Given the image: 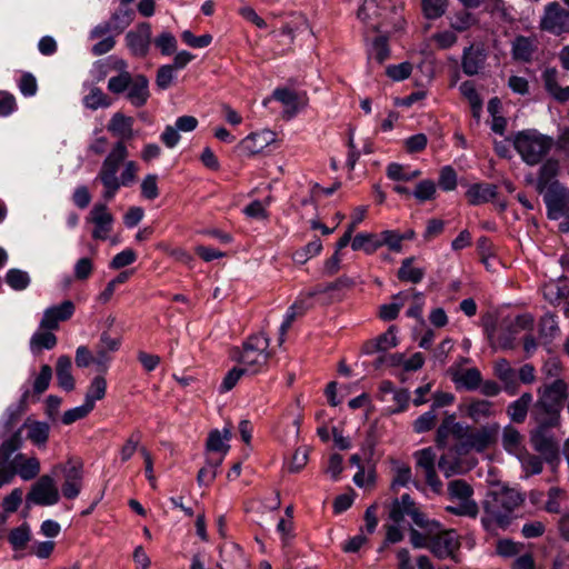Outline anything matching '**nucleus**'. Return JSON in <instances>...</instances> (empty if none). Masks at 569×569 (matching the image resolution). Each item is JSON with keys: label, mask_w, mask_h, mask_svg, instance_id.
Masks as SVG:
<instances>
[{"label": "nucleus", "mask_w": 569, "mask_h": 569, "mask_svg": "<svg viewBox=\"0 0 569 569\" xmlns=\"http://www.w3.org/2000/svg\"><path fill=\"white\" fill-rule=\"evenodd\" d=\"M499 430V423L482 426L479 429L469 432L467 440L461 442V448L466 451L469 449L483 451L496 441Z\"/></svg>", "instance_id": "nucleus-13"}, {"label": "nucleus", "mask_w": 569, "mask_h": 569, "mask_svg": "<svg viewBox=\"0 0 569 569\" xmlns=\"http://www.w3.org/2000/svg\"><path fill=\"white\" fill-rule=\"evenodd\" d=\"M497 194V187L491 183H476L472 184L466 196L468 198L469 203L471 204H480L488 202L489 200L493 199Z\"/></svg>", "instance_id": "nucleus-33"}, {"label": "nucleus", "mask_w": 569, "mask_h": 569, "mask_svg": "<svg viewBox=\"0 0 569 569\" xmlns=\"http://www.w3.org/2000/svg\"><path fill=\"white\" fill-rule=\"evenodd\" d=\"M272 97L282 104L291 108L290 111H287L289 116H292L297 112L299 97L295 91L288 88H277L273 91Z\"/></svg>", "instance_id": "nucleus-45"}, {"label": "nucleus", "mask_w": 569, "mask_h": 569, "mask_svg": "<svg viewBox=\"0 0 569 569\" xmlns=\"http://www.w3.org/2000/svg\"><path fill=\"white\" fill-rule=\"evenodd\" d=\"M157 176L148 174L141 182V194L148 200H153L159 196V189L157 184Z\"/></svg>", "instance_id": "nucleus-59"}, {"label": "nucleus", "mask_w": 569, "mask_h": 569, "mask_svg": "<svg viewBox=\"0 0 569 569\" xmlns=\"http://www.w3.org/2000/svg\"><path fill=\"white\" fill-rule=\"evenodd\" d=\"M140 440L136 435H131L120 449V458L122 462L129 461L137 450L140 451Z\"/></svg>", "instance_id": "nucleus-60"}, {"label": "nucleus", "mask_w": 569, "mask_h": 569, "mask_svg": "<svg viewBox=\"0 0 569 569\" xmlns=\"http://www.w3.org/2000/svg\"><path fill=\"white\" fill-rule=\"evenodd\" d=\"M248 368H232L223 378L221 383V391L227 392L230 391L240 378L247 372Z\"/></svg>", "instance_id": "nucleus-63"}, {"label": "nucleus", "mask_w": 569, "mask_h": 569, "mask_svg": "<svg viewBox=\"0 0 569 569\" xmlns=\"http://www.w3.org/2000/svg\"><path fill=\"white\" fill-rule=\"evenodd\" d=\"M439 186L445 191H452L457 187V173L451 167L442 168L439 177Z\"/></svg>", "instance_id": "nucleus-61"}, {"label": "nucleus", "mask_w": 569, "mask_h": 569, "mask_svg": "<svg viewBox=\"0 0 569 569\" xmlns=\"http://www.w3.org/2000/svg\"><path fill=\"white\" fill-rule=\"evenodd\" d=\"M87 220L94 224L93 239L106 240L108 238L112 229L113 216L109 212L106 203H96Z\"/></svg>", "instance_id": "nucleus-15"}, {"label": "nucleus", "mask_w": 569, "mask_h": 569, "mask_svg": "<svg viewBox=\"0 0 569 569\" xmlns=\"http://www.w3.org/2000/svg\"><path fill=\"white\" fill-rule=\"evenodd\" d=\"M351 248L355 251L362 249L371 254L380 248V242L375 233H358L352 239Z\"/></svg>", "instance_id": "nucleus-38"}, {"label": "nucleus", "mask_w": 569, "mask_h": 569, "mask_svg": "<svg viewBox=\"0 0 569 569\" xmlns=\"http://www.w3.org/2000/svg\"><path fill=\"white\" fill-rule=\"evenodd\" d=\"M269 345L270 340L264 333L252 335L243 342L242 349L237 350L239 356L236 360L248 369H252V372H258L262 366L267 365L270 358L268 352Z\"/></svg>", "instance_id": "nucleus-6"}, {"label": "nucleus", "mask_w": 569, "mask_h": 569, "mask_svg": "<svg viewBox=\"0 0 569 569\" xmlns=\"http://www.w3.org/2000/svg\"><path fill=\"white\" fill-rule=\"evenodd\" d=\"M182 40L192 48H204L212 42L211 34H203L200 37L194 36L191 31L186 30L181 34Z\"/></svg>", "instance_id": "nucleus-64"}, {"label": "nucleus", "mask_w": 569, "mask_h": 569, "mask_svg": "<svg viewBox=\"0 0 569 569\" xmlns=\"http://www.w3.org/2000/svg\"><path fill=\"white\" fill-rule=\"evenodd\" d=\"M437 192L436 184L432 180H422L420 181L415 191L413 196L420 201H427L435 198V194Z\"/></svg>", "instance_id": "nucleus-54"}, {"label": "nucleus", "mask_w": 569, "mask_h": 569, "mask_svg": "<svg viewBox=\"0 0 569 569\" xmlns=\"http://www.w3.org/2000/svg\"><path fill=\"white\" fill-rule=\"evenodd\" d=\"M495 376L503 383V389L510 395H515L519 388L517 372L510 366L509 361L501 358L495 362Z\"/></svg>", "instance_id": "nucleus-25"}, {"label": "nucleus", "mask_w": 569, "mask_h": 569, "mask_svg": "<svg viewBox=\"0 0 569 569\" xmlns=\"http://www.w3.org/2000/svg\"><path fill=\"white\" fill-rule=\"evenodd\" d=\"M380 247L387 246L391 251L400 252L402 250V241L400 233L393 230H386L381 232Z\"/></svg>", "instance_id": "nucleus-57"}, {"label": "nucleus", "mask_w": 569, "mask_h": 569, "mask_svg": "<svg viewBox=\"0 0 569 569\" xmlns=\"http://www.w3.org/2000/svg\"><path fill=\"white\" fill-rule=\"evenodd\" d=\"M231 436L232 433L230 428H224L222 431L218 429L211 430L206 442L207 451H222L226 453L230 446L224 443V440H230Z\"/></svg>", "instance_id": "nucleus-36"}, {"label": "nucleus", "mask_w": 569, "mask_h": 569, "mask_svg": "<svg viewBox=\"0 0 569 569\" xmlns=\"http://www.w3.org/2000/svg\"><path fill=\"white\" fill-rule=\"evenodd\" d=\"M415 261L413 257L406 258L401 262V267L398 270V279L401 281H409L412 283H418L422 280L425 271L420 268H412V262Z\"/></svg>", "instance_id": "nucleus-37"}, {"label": "nucleus", "mask_w": 569, "mask_h": 569, "mask_svg": "<svg viewBox=\"0 0 569 569\" xmlns=\"http://www.w3.org/2000/svg\"><path fill=\"white\" fill-rule=\"evenodd\" d=\"M521 441H522V436L515 427L506 426L503 428L502 445L507 451H509V452L516 451L517 448L520 446Z\"/></svg>", "instance_id": "nucleus-49"}, {"label": "nucleus", "mask_w": 569, "mask_h": 569, "mask_svg": "<svg viewBox=\"0 0 569 569\" xmlns=\"http://www.w3.org/2000/svg\"><path fill=\"white\" fill-rule=\"evenodd\" d=\"M151 38V27L149 23H140L136 31L127 33V42L134 56L144 57L148 53Z\"/></svg>", "instance_id": "nucleus-22"}, {"label": "nucleus", "mask_w": 569, "mask_h": 569, "mask_svg": "<svg viewBox=\"0 0 569 569\" xmlns=\"http://www.w3.org/2000/svg\"><path fill=\"white\" fill-rule=\"evenodd\" d=\"M76 307L71 300H64L58 306L48 308L43 312L40 328L43 330H57L59 322L69 320L74 313Z\"/></svg>", "instance_id": "nucleus-17"}, {"label": "nucleus", "mask_w": 569, "mask_h": 569, "mask_svg": "<svg viewBox=\"0 0 569 569\" xmlns=\"http://www.w3.org/2000/svg\"><path fill=\"white\" fill-rule=\"evenodd\" d=\"M487 54L481 44H471L466 48L461 58V68L465 74L476 76L485 68Z\"/></svg>", "instance_id": "nucleus-21"}, {"label": "nucleus", "mask_w": 569, "mask_h": 569, "mask_svg": "<svg viewBox=\"0 0 569 569\" xmlns=\"http://www.w3.org/2000/svg\"><path fill=\"white\" fill-rule=\"evenodd\" d=\"M126 92V98L132 106L137 108L144 106L150 97L148 78L143 74H136Z\"/></svg>", "instance_id": "nucleus-24"}, {"label": "nucleus", "mask_w": 569, "mask_h": 569, "mask_svg": "<svg viewBox=\"0 0 569 569\" xmlns=\"http://www.w3.org/2000/svg\"><path fill=\"white\" fill-rule=\"evenodd\" d=\"M401 9L392 0H366L358 17L373 31L388 34L403 28Z\"/></svg>", "instance_id": "nucleus-4"}, {"label": "nucleus", "mask_w": 569, "mask_h": 569, "mask_svg": "<svg viewBox=\"0 0 569 569\" xmlns=\"http://www.w3.org/2000/svg\"><path fill=\"white\" fill-rule=\"evenodd\" d=\"M72 363L69 356H60L56 363L57 383L67 392H71L76 388V379L71 372Z\"/></svg>", "instance_id": "nucleus-27"}, {"label": "nucleus", "mask_w": 569, "mask_h": 569, "mask_svg": "<svg viewBox=\"0 0 569 569\" xmlns=\"http://www.w3.org/2000/svg\"><path fill=\"white\" fill-rule=\"evenodd\" d=\"M460 546L459 539L452 531H442L430 537L429 550L439 559L451 558L455 562H459L457 551Z\"/></svg>", "instance_id": "nucleus-11"}, {"label": "nucleus", "mask_w": 569, "mask_h": 569, "mask_svg": "<svg viewBox=\"0 0 569 569\" xmlns=\"http://www.w3.org/2000/svg\"><path fill=\"white\" fill-rule=\"evenodd\" d=\"M107 393V380L103 376L99 375L96 376L92 381L90 382V386L88 387V390L86 392L84 403L87 407H89L91 410L96 407V401H100L106 397Z\"/></svg>", "instance_id": "nucleus-34"}, {"label": "nucleus", "mask_w": 569, "mask_h": 569, "mask_svg": "<svg viewBox=\"0 0 569 569\" xmlns=\"http://www.w3.org/2000/svg\"><path fill=\"white\" fill-rule=\"evenodd\" d=\"M83 486V467L82 463L70 465L63 467V483L61 486L62 495L66 499L72 500L79 496Z\"/></svg>", "instance_id": "nucleus-19"}, {"label": "nucleus", "mask_w": 569, "mask_h": 569, "mask_svg": "<svg viewBox=\"0 0 569 569\" xmlns=\"http://www.w3.org/2000/svg\"><path fill=\"white\" fill-rule=\"evenodd\" d=\"M52 379V369L49 365L41 366L40 372L33 381V391L37 395L43 393Z\"/></svg>", "instance_id": "nucleus-53"}, {"label": "nucleus", "mask_w": 569, "mask_h": 569, "mask_svg": "<svg viewBox=\"0 0 569 569\" xmlns=\"http://www.w3.org/2000/svg\"><path fill=\"white\" fill-rule=\"evenodd\" d=\"M532 395L530 392L522 393L517 400L507 407V415L515 423L525 422L528 411L532 406Z\"/></svg>", "instance_id": "nucleus-29"}, {"label": "nucleus", "mask_w": 569, "mask_h": 569, "mask_svg": "<svg viewBox=\"0 0 569 569\" xmlns=\"http://www.w3.org/2000/svg\"><path fill=\"white\" fill-rule=\"evenodd\" d=\"M553 144L551 137L530 130L519 132L513 141L516 150L529 166L538 164Z\"/></svg>", "instance_id": "nucleus-5"}, {"label": "nucleus", "mask_w": 569, "mask_h": 569, "mask_svg": "<svg viewBox=\"0 0 569 569\" xmlns=\"http://www.w3.org/2000/svg\"><path fill=\"white\" fill-rule=\"evenodd\" d=\"M455 380L468 390H476L480 387L482 377L477 368H469Z\"/></svg>", "instance_id": "nucleus-48"}, {"label": "nucleus", "mask_w": 569, "mask_h": 569, "mask_svg": "<svg viewBox=\"0 0 569 569\" xmlns=\"http://www.w3.org/2000/svg\"><path fill=\"white\" fill-rule=\"evenodd\" d=\"M411 517L416 526L428 531V535L419 532L413 527H410V542L415 548H428L430 546L431 533L439 529V523L427 519L417 507L415 500L405 493L400 499H395L390 506L389 519L395 523H400L405 516Z\"/></svg>", "instance_id": "nucleus-3"}, {"label": "nucleus", "mask_w": 569, "mask_h": 569, "mask_svg": "<svg viewBox=\"0 0 569 569\" xmlns=\"http://www.w3.org/2000/svg\"><path fill=\"white\" fill-rule=\"evenodd\" d=\"M51 330L36 332L30 340V348L34 353H40L42 349H52L57 345V337Z\"/></svg>", "instance_id": "nucleus-41"}, {"label": "nucleus", "mask_w": 569, "mask_h": 569, "mask_svg": "<svg viewBox=\"0 0 569 569\" xmlns=\"http://www.w3.org/2000/svg\"><path fill=\"white\" fill-rule=\"evenodd\" d=\"M538 401L562 410L569 397V385L560 378L549 383H543L537 390Z\"/></svg>", "instance_id": "nucleus-12"}, {"label": "nucleus", "mask_w": 569, "mask_h": 569, "mask_svg": "<svg viewBox=\"0 0 569 569\" xmlns=\"http://www.w3.org/2000/svg\"><path fill=\"white\" fill-rule=\"evenodd\" d=\"M8 469L12 472V478L19 475L23 480H31L39 475L40 462L36 457L17 453L11 460H8Z\"/></svg>", "instance_id": "nucleus-20"}, {"label": "nucleus", "mask_w": 569, "mask_h": 569, "mask_svg": "<svg viewBox=\"0 0 569 569\" xmlns=\"http://www.w3.org/2000/svg\"><path fill=\"white\" fill-rule=\"evenodd\" d=\"M156 46L161 50L162 54L169 56L176 51L177 41L171 33L163 32L156 39Z\"/></svg>", "instance_id": "nucleus-62"}, {"label": "nucleus", "mask_w": 569, "mask_h": 569, "mask_svg": "<svg viewBox=\"0 0 569 569\" xmlns=\"http://www.w3.org/2000/svg\"><path fill=\"white\" fill-rule=\"evenodd\" d=\"M543 199L549 219L558 220L569 208V191L559 181L549 184L543 192Z\"/></svg>", "instance_id": "nucleus-10"}, {"label": "nucleus", "mask_w": 569, "mask_h": 569, "mask_svg": "<svg viewBox=\"0 0 569 569\" xmlns=\"http://www.w3.org/2000/svg\"><path fill=\"white\" fill-rule=\"evenodd\" d=\"M525 493L517 489L497 486L487 492L482 502L485 516L481 523L487 530H491L493 525L506 529L515 519V511L525 503Z\"/></svg>", "instance_id": "nucleus-1"}, {"label": "nucleus", "mask_w": 569, "mask_h": 569, "mask_svg": "<svg viewBox=\"0 0 569 569\" xmlns=\"http://www.w3.org/2000/svg\"><path fill=\"white\" fill-rule=\"evenodd\" d=\"M549 430V428H533L530 431V442L547 461H552L558 458L559 446Z\"/></svg>", "instance_id": "nucleus-14"}, {"label": "nucleus", "mask_w": 569, "mask_h": 569, "mask_svg": "<svg viewBox=\"0 0 569 569\" xmlns=\"http://www.w3.org/2000/svg\"><path fill=\"white\" fill-rule=\"evenodd\" d=\"M421 4L427 19H437L445 14L448 0H421Z\"/></svg>", "instance_id": "nucleus-46"}, {"label": "nucleus", "mask_w": 569, "mask_h": 569, "mask_svg": "<svg viewBox=\"0 0 569 569\" xmlns=\"http://www.w3.org/2000/svg\"><path fill=\"white\" fill-rule=\"evenodd\" d=\"M412 72V64L410 62H402L397 66H389L386 69V74L393 81H401L410 77Z\"/></svg>", "instance_id": "nucleus-55"}, {"label": "nucleus", "mask_w": 569, "mask_h": 569, "mask_svg": "<svg viewBox=\"0 0 569 569\" xmlns=\"http://www.w3.org/2000/svg\"><path fill=\"white\" fill-rule=\"evenodd\" d=\"M7 283L14 290H23L29 286L30 278L20 269H11L6 276Z\"/></svg>", "instance_id": "nucleus-51"}, {"label": "nucleus", "mask_w": 569, "mask_h": 569, "mask_svg": "<svg viewBox=\"0 0 569 569\" xmlns=\"http://www.w3.org/2000/svg\"><path fill=\"white\" fill-rule=\"evenodd\" d=\"M21 446L22 435L20 430L14 431L10 438L0 445V487L12 480V472L8 469V460Z\"/></svg>", "instance_id": "nucleus-18"}, {"label": "nucleus", "mask_w": 569, "mask_h": 569, "mask_svg": "<svg viewBox=\"0 0 569 569\" xmlns=\"http://www.w3.org/2000/svg\"><path fill=\"white\" fill-rule=\"evenodd\" d=\"M560 164L556 159H548L539 169V176L536 184V189L539 193H543L548 189L549 184L555 180L559 173Z\"/></svg>", "instance_id": "nucleus-32"}, {"label": "nucleus", "mask_w": 569, "mask_h": 569, "mask_svg": "<svg viewBox=\"0 0 569 569\" xmlns=\"http://www.w3.org/2000/svg\"><path fill=\"white\" fill-rule=\"evenodd\" d=\"M22 429H27V438L37 446H44L49 438L50 426L42 421H30L29 419L22 425Z\"/></svg>", "instance_id": "nucleus-31"}, {"label": "nucleus", "mask_w": 569, "mask_h": 569, "mask_svg": "<svg viewBox=\"0 0 569 569\" xmlns=\"http://www.w3.org/2000/svg\"><path fill=\"white\" fill-rule=\"evenodd\" d=\"M437 422V415L433 410L421 415L415 422L413 429L417 433H422L431 430Z\"/></svg>", "instance_id": "nucleus-56"}, {"label": "nucleus", "mask_w": 569, "mask_h": 569, "mask_svg": "<svg viewBox=\"0 0 569 569\" xmlns=\"http://www.w3.org/2000/svg\"><path fill=\"white\" fill-rule=\"evenodd\" d=\"M273 132L263 131L261 133H250L243 140H241L239 147L248 154L253 156L260 152L264 147L270 144L273 139Z\"/></svg>", "instance_id": "nucleus-28"}, {"label": "nucleus", "mask_w": 569, "mask_h": 569, "mask_svg": "<svg viewBox=\"0 0 569 569\" xmlns=\"http://www.w3.org/2000/svg\"><path fill=\"white\" fill-rule=\"evenodd\" d=\"M476 22V17L467 9H461L455 12L453 16L450 18V27L458 32H463L468 30Z\"/></svg>", "instance_id": "nucleus-42"}, {"label": "nucleus", "mask_w": 569, "mask_h": 569, "mask_svg": "<svg viewBox=\"0 0 569 569\" xmlns=\"http://www.w3.org/2000/svg\"><path fill=\"white\" fill-rule=\"evenodd\" d=\"M448 493L451 499H458L460 503L457 507H447V511L456 516H468L476 518L479 512V507L475 500L471 499L473 495L472 487L462 479H456L448 483Z\"/></svg>", "instance_id": "nucleus-7"}, {"label": "nucleus", "mask_w": 569, "mask_h": 569, "mask_svg": "<svg viewBox=\"0 0 569 569\" xmlns=\"http://www.w3.org/2000/svg\"><path fill=\"white\" fill-rule=\"evenodd\" d=\"M557 70L555 68H548L542 73V80L546 90L553 99L558 102H566L569 100V87H560L557 81Z\"/></svg>", "instance_id": "nucleus-30"}, {"label": "nucleus", "mask_w": 569, "mask_h": 569, "mask_svg": "<svg viewBox=\"0 0 569 569\" xmlns=\"http://www.w3.org/2000/svg\"><path fill=\"white\" fill-rule=\"evenodd\" d=\"M539 28L555 36L569 32V10L553 1L546 6Z\"/></svg>", "instance_id": "nucleus-8"}, {"label": "nucleus", "mask_w": 569, "mask_h": 569, "mask_svg": "<svg viewBox=\"0 0 569 569\" xmlns=\"http://www.w3.org/2000/svg\"><path fill=\"white\" fill-rule=\"evenodd\" d=\"M8 540L14 550H23L30 541V529L23 523L12 529L8 535Z\"/></svg>", "instance_id": "nucleus-44"}, {"label": "nucleus", "mask_w": 569, "mask_h": 569, "mask_svg": "<svg viewBox=\"0 0 569 569\" xmlns=\"http://www.w3.org/2000/svg\"><path fill=\"white\" fill-rule=\"evenodd\" d=\"M465 412L476 423L489 419L496 413L493 402L478 398H472L466 403Z\"/></svg>", "instance_id": "nucleus-26"}, {"label": "nucleus", "mask_w": 569, "mask_h": 569, "mask_svg": "<svg viewBox=\"0 0 569 569\" xmlns=\"http://www.w3.org/2000/svg\"><path fill=\"white\" fill-rule=\"evenodd\" d=\"M530 418L535 428H557L560 426L561 410L541 401L532 402Z\"/></svg>", "instance_id": "nucleus-16"}, {"label": "nucleus", "mask_w": 569, "mask_h": 569, "mask_svg": "<svg viewBox=\"0 0 569 569\" xmlns=\"http://www.w3.org/2000/svg\"><path fill=\"white\" fill-rule=\"evenodd\" d=\"M558 331L559 327L553 316L546 315L540 319L539 335L545 342H549Z\"/></svg>", "instance_id": "nucleus-50"}, {"label": "nucleus", "mask_w": 569, "mask_h": 569, "mask_svg": "<svg viewBox=\"0 0 569 569\" xmlns=\"http://www.w3.org/2000/svg\"><path fill=\"white\" fill-rule=\"evenodd\" d=\"M128 154L127 146L116 142L101 164L96 180L102 183V197L107 201L116 196L121 186H129L137 180L138 166L134 161H127L120 177L117 176Z\"/></svg>", "instance_id": "nucleus-2"}, {"label": "nucleus", "mask_w": 569, "mask_h": 569, "mask_svg": "<svg viewBox=\"0 0 569 569\" xmlns=\"http://www.w3.org/2000/svg\"><path fill=\"white\" fill-rule=\"evenodd\" d=\"M460 92L469 101L472 116L475 118H479L482 109V100L478 94L475 84L471 81L462 82L460 86Z\"/></svg>", "instance_id": "nucleus-39"}, {"label": "nucleus", "mask_w": 569, "mask_h": 569, "mask_svg": "<svg viewBox=\"0 0 569 569\" xmlns=\"http://www.w3.org/2000/svg\"><path fill=\"white\" fill-rule=\"evenodd\" d=\"M133 78L134 76L130 72H123L111 77L108 81V90L114 94L124 93L133 81Z\"/></svg>", "instance_id": "nucleus-47"}, {"label": "nucleus", "mask_w": 569, "mask_h": 569, "mask_svg": "<svg viewBox=\"0 0 569 569\" xmlns=\"http://www.w3.org/2000/svg\"><path fill=\"white\" fill-rule=\"evenodd\" d=\"M107 129L119 139L117 142L126 144V141L132 140L134 137L133 118L122 112H116L110 119Z\"/></svg>", "instance_id": "nucleus-23"}, {"label": "nucleus", "mask_w": 569, "mask_h": 569, "mask_svg": "<svg viewBox=\"0 0 569 569\" xmlns=\"http://www.w3.org/2000/svg\"><path fill=\"white\" fill-rule=\"evenodd\" d=\"M91 411L92 410L89 407H87L86 403H83L82 406L69 409L63 413V416L61 418L62 423L67 425V426L72 425L73 422L86 418Z\"/></svg>", "instance_id": "nucleus-58"}, {"label": "nucleus", "mask_w": 569, "mask_h": 569, "mask_svg": "<svg viewBox=\"0 0 569 569\" xmlns=\"http://www.w3.org/2000/svg\"><path fill=\"white\" fill-rule=\"evenodd\" d=\"M60 495L53 478L49 475L41 476L27 495V503L51 506L59 501Z\"/></svg>", "instance_id": "nucleus-9"}, {"label": "nucleus", "mask_w": 569, "mask_h": 569, "mask_svg": "<svg viewBox=\"0 0 569 569\" xmlns=\"http://www.w3.org/2000/svg\"><path fill=\"white\" fill-rule=\"evenodd\" d=\"M120 19V13L114 12L109 21H106L97 27H94L90 33L92 39H97L103 37L108 33L114 32L116 34H120L127 27V22L123 24L114 23V20Z\"/></svg>", "instance_id": "nucleus-40"}, {"label": "nucleus", "mask_w": 569, "mask_h": 569, "mask_svg": "<svg viewBox=\"0 0 569 569\" xmlns=\"http://www.w3.org/2000/svg\"><path fill=\"white\" fill-rule=\"evenodd\" d=\"M83 103L87 108L97 110L98 108H108L111 104V99L100 88L93 87L84 97Z\"/></svg>", "instance_id": "nucleus-43"}, {"label": "nucleus", "mask_w": 569, "mask_h": 569, "mask_svg": "<svg viewBox=\"0 0 569 569\" xmlns=\"http://www.w3.org/2000/svg\"><path fill=\"white\" fill-rule=\"evenodd\" d=\"M536 50L535 40L518 36L512 42V57L515 60L528 62Z\"/></svg>", "instance_id": "nucleus-35"}, {"label": "nucleus", "mask_w": 569, "mask_h": 569, "mask_svg": "<svg viewBox=\"0 0 569 569\" xmlns=\"http://www.w3.org/2000/svg\"><path fill=\"white\" fill-rule=\"evenodd\" d=\"M372 56L378 63H383L390 56L388 37L386 33L377 37L372 43Z\"/></svg>", "instance_id": "nucleus-52"}]
</instances>
